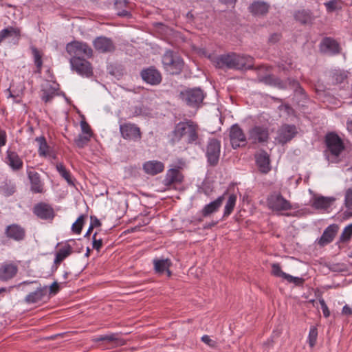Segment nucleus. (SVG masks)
<instances>
[{
  "instance_id": "f257e3e1",
  "label": "nucleus",
  "mask_w": 352,
  "mask_h": 352,
  "mask_svg": "<svg viewBox=\"0 0 352 352\" xmlns=\"http://www.w3.org/2000/svg\"><path fill=\"white\" fill-rule=\"evenodd\" d=\"M199 125L192 120L184 118L176 123L173 129L167 135L168 142L171 146L179 143L182 140L187 144H198Z\"/></svg>"
},
{
  "instance_id": "f03ea898",
  "label": "nucleus",
  "mask_w": 352,
  "mask_h": 352,
  "mask_svg": "<svg viewBox=\"0 0 352 352\" xmlns=\"http://www.w3.org/2000/svg\"><path fill=\"white\" fill-rule=\"evenodd\" d=\"M208 58L219 69L227 68L242 71L254 69V58L250 56L232 53L219 56L209 54Z\"/></svg>"
},
{
  "instance_id": "7ed1b4c3",
  "label": "nucleus",
  "mask_w": 352,
  "mask_h": 352,
  "mask_svg": "<svg viewBox=\"0 0 352 352\" xmlns=\"http://www.w3.org/2000/svg\"><path fill=\"white\" fill-rule=\"evenodd\" d=\"M326 146L324 155L331 162H338L337 160L345 149L343 140L334 131L328 132L324 139Z\"/></svg>"
},
{
  "instance_id": "20e7f679",
  "label": "nucleus",
  "mask_w": 352,
  "mask_h": 352,
  "mask_svg": "<svg viewBox=\"0 0 352 352\" xmlns=\"http://www.w3.org/2000/svg\"><path fill=\"white\" fill-rule=\"evenodd\" d=\"M162 63L163 68L170 75H179L184 67V61L177 52L167 50L164 52L162 57Z\"/></svg>"
},
{
  "instance_id": "39448f33",
  "label": "nucleus",
  "mask_w": 352,
  "mask_h": 352,
  "mask_svg": "<svg viewBox=\"0 0 352 352\" xmlns=\"http://www.w3.org/2000/svg\"><path fill=\"white\" fill-rule=\"evenodd\" d=\"M206 94L200 87L186 89L179 93V98L190 107H199L202 103Z\"/></svg>"
},
{
  "instance_id": "423d86ee",
  "label": "nucleus",
  "mask_w": 352,
  "mask_h": 352,
  "mask_svg": "<svg viewBox=\"0 0 352 352\" xmlns=\"http://www.w3.org/2000/svg\"><path fill=\"white\" fill-rule=\"evenodd\" d=\"M267 206L270 210L274 212L287 211L292 209L291 202L286 199L280 192H271L266 199Z\"/></svg>"
},
{
  "instance_id": "0eeeda50",
  "label": "nucleus",
  "mask_w": 352,
  "mask_h": 352,
  "mask_svg": "<svg viewBox=\"0 0 352 352\" xmlns=\"http://www.w3.org/2000/svg\"><path fill=\"white\" fill-rule=\"evenodd\" d=\"M221 141L215 138H209L207 142L205 156L209 166L214 167L219 162L221 154Z\"/></svg>"
},
{
  "instance_id": "6e6552de",
  "label": "nucleus",
  "mask_w": 352,
  "mask_h": 352,
  "mask_svg": "<svg viewBox=\"0 0 352 352\" xmlns=\"http://www.w3.org/2000/svg\"><path fill=\"white\" fill-rule=\"evenodd\" d=\"M33 214L42 221L52 222L56 213L52 206L45 201H40L34 205L32 209Z\"/></svg>"
},
{
  "instance_id": "1a4fd4ad",
  "label": "nucleus",
  "mask_w": 352,
  "mask_h": 352,
  "mask_svg": "<svg viewBox=\"0 0 352 352\" xmlns=\"http://www.w3.org/2000/svg\"><path fill=\"white\" fill-rule=\"evenodd\" d=\"M65 50L72 57L86 56L90 58L93 54L92 49L87 43L75 40L68 43L66 45Z\"/></svg>"
},
{
  "instance_id": "9d476101",
  "label": "nucleus",
  "mask_w": 352,
  "mask_h": 352,
  "mask_svg": "<svg viewBox=\"0 0 352 352\" xmlns=\"http://www.w3.org/2000/svg\"><path fill=\"white\" fill-rule=\"evenodd\" d=\"M72 69L82 76L89 78L93 76V68L91 64L82 57H71L69 60Z\"/></svg>"
},
{
  "instance_id": "9b49d317",
  "label": "nucleus",
  "mask_w": 352,
  "mask_h": 352,
  "mask_svg": "<svg viewBox=\"0 0 352 352\" xmlns=\"http://www.w3.org/2000/svg\"><path fill=\"white\" fill-rule=\"evenodd\" d=\"M248 139L253 144L267 143L270 139L269 129L261 125H255L248 131Z\"/></svg>"
},
{
  "instance_id": "f8f14e48",
  "label": "nucleus",
  "mask_w": 352,
  "mask_h": 352,
  "mask_svg": "<svg viewBox=\"0 0 352 352\" xmlns=\"http://www.w3.org/2000/svg\"><path fill=\"white\" fill-rule=\"evenodd\" d=\"M318 47L321 53L330 56H336L342 52V47L340 43L331 36L322 38Z\"/></svg>"
},
{
  "instance_id": "ddd939ff",
  "label": "nucleus",
  "mask_w": 352,
  "mask_h": 352,
  "mask_svg": "<svg viewBox=\"0 0 352 352\" xmlns=\"http://www.w3.org/2000/svg\"><path fill=\"white\" fill-rule=\"evenodd\" d=\"M229 137L231 146L233 149L245 146L247 144L246 136L238 124L231 126L229 131Z\"/></svg>"
},
{
  "instance_id": "4468645a",
  "label": "nucleus",
  "mask_w": 352,
  "mask_h": 352,
  "mask_svg": "<svg viewBox=\"0 0 352 352\" xmlns=\"http://www.w3.org/2000/svg\"><path fill=\"white\" fill-rule=\"evenodd\" d=\"M119 130L124 140L138 141L142 138L140 129L135 124L131 122L120 124Z\"/></svg>"
},
{
  "instance_id": "2eb2a0df",
  "label": "nucleus",
  "mask_w": 352,
  "mask_h": 352,
  "mask_svg": "<svg viewBox=\"0 0 352 352\" xmlns=\"http://www.w3.org/2000/svg\"><path fill=\"white\" fill-rule=\"evenodd\" d=\"M26 173L30 183V190L33 193H43L44 182L42 181L40 174L30 166H27Z\"/></svg>"
},
{
  "instance_id": "dca6fc26",
  "label": "nucleus",
  "mask_w": 352,
  "mask_h": 352,
  "mask_svg": "<svg viewBox=\"0 0 352 352\" xmlns=\"http://www.w3.org/2000/svg\"><path fill=\"white\" fill-rule=\"evenodd\" d=\"M143 81L151 85H157L161 83L162 76L160 72L154 66L143 69L140 72Z\"/></svg>"
},
{
  "instance_id": "f3484780",
  "label": "nucleus",
  "mask_w": 352,
  "mask_h": 352,
  "mask_svg": "<svg viewBox=\"0 0 352 352\" xmlns=\"http://www.w3.org/2000/svg\"><path fill=\"white\" fill-rule=\"evenodd\" d=\"M339 229L340 227L338 224H330L324 229L320 237L316 239V243L320 247H324L333 241L337 234L338 233Z\"/></svg>"
},
{
  "instance_id": "a211bd4d",
  "label": "nucleus",
  "mask_w": 352,
  "mask_h": 352,
  "mask_svg": "<svg viewBox=\"0 0 352 352\" xmlns=\"http://www.w3.org/2000/svg\"><path fill=\"white\" fill-rule=\"evenodd\" d=\"M94 47L100 53H110L116 50V45L111 38L104 36L96 37L93 41Z\"/></svg>"
},
{
  "instance_id": "6ab92c4d",
  "label": "nucleus",
  "mask_w": 352,
  "mask_h": 352,
  "mask_svg": "<svg viewBox=\"0 0 352 352\" xmlns=\"http://www.w3.org/2000/svg\"><path fill=\"white\" fill-rule=\"evenodd\" d=\"M4 162L10 168L12 171L17 172L23 167V162L19 155L10 148L6 152Z\"/></svg>"
},
{
  "instance_id": "aec40b11",
  "label": "nucleus",
  "mask_w": 352,
  "mask_h": 352,
  "mask_svg": "<svg viewBox=\"0 0 352 352\" xmlns=\"http://www.w3.org/2000/svg\"><path fill=\"white\" fill-rule=\"evenodd\" d=\"M298 133L297 129L294 124H283L278 133V141L285 144L291 141Z\"/></svg>"
},
{
  "instance_id": "412c9836",
  "label": "nucleus",
  "mask_w": 352,
  "mask_h": 352,
  "mask_svg": "<svg viewBox=\"0 0 352 352\" xmlns=\"http://www.w3.org/2000/svg\"><path fill=\"white\" fill-rule=\"evenodd\" d=\"M5 234L8 239L19 242L25 239L26 231L21 226L12 223L6 228Z\"/></svg>"
},
{
  "instance_id": "4be33fe9",
  "label": "nucleus",
  "mask_w": 352,
  "mask_h": 352,
  "mask_svg": "<svg viewBox=\"0 0 352 352\" xmlns=\"http://www.w3.org/2000/svg\"><path fill=\"white\" fill-rule=\"evenodd\" d=\"M256 165L258 170L263 174H267L271 170L270 158L267 152L265 150L254 155Z\"/></svg>"
},
{
  "instance_id": "5701e85b",
  "label": "nucleus",
  "mask_w": 352,
  "mask_h": 352,
  "mask_svg": "<svg viewBox=\"0 0 352 352\" xmlns=\"http://www.w3.org/2000/svg\"><path fill=\"white\" fill-rule=\"evenodd\" d=\"M228 194V190H226L223 195L219 196L215 200L210 203L205 205L201 210L199 212L203 217H208L211 214L219 211L223 201L225 199V196Z\"/></svg>"
},
{
  "instance_id": "b1692460",
  "label": "nucleus",
  "mask_w": 352,
  "mask_h": 352,
  "mask_svg": "<svg viewBox=\"0 0 352 352\" xmlns=\"http://www.w3.org/2000/svg\"><path fill=\"white\" fill-rule=\"evenodd\" d=\"M184 178V175L179 168H170L166 173L163 184L167 187L173 184H180L183 182Z\"/></svg>"
},
{
  "instance_id": "393cba45",
  "label": "nucleus",
  "mask_w": 352,
  "mask_h": 352,
  "mask_svg": "<svg viewBox=\"0 0 352 352\" xmlns=\"http://www.w3.org/2000/svg\"><path fill=\"white\" fill-rule=\"evenodd\" d=\"M59 84L54 81L53 85L50 83L43 85L41 89V99L45 103L51 102L53 98L58 95L56 91L59 89Z\"/></svg>"
},
{
  "instance_id": "a878e982",
  "label": "nucleus",
  "mask_w": 352,
  "mask_h": 352,
  "mask_svg": "<svg viewBox=\"0 0 352 352\" xmlns=\"http://www.w3.org/2000/svg\"><path fill=\"white\" fill-rule=\"evenodd\" d=\"M47 293V287L40 286L35 291L29 293L24 298V302L28 305L37 304L43 300Z\"/></svg>"
},
{
  "instance_id": "bb28decb",
  "label": "nucleus",
  "mask_w": 352,
  "mask_h": 352,
  "mask_svg": "<svg viewBox=\"0 0 352 352\" xmlns=\"http://www.w3.org/2000/svg\"><path fill=\"white\" fill-rule=\"evenodd\" d=\"M294 19L301 25H311L315 20L314 13L311 10L302 9L296 10L294 13Z\"/></svg>"
},
{
  "instance_id": "cd10ccee",
  "label": "nucleus",
  "mask_w": 352,
  "mask_h": 352,
  "mask_svg": "<svg viewBox=\"0 0 352 352\" xmlns=\"http://www.w3.org/2000/svg\"><path fill=\"white\" fill-rule=\"evenodd\" d=\"M270 6L263 1H254L249 6V12L253 16H265L270 10Z\"/></svg>"
},
{
  "instance_id": "c85d7f7f",
  "label": "nucleus",
  "mask_w": 352,
  "mask_h": 352,
  "mask_svg": "<svg viewBox=\"0 0 352 352\" xmlns=\"http://www.w3.org/2000/svg\"><path fill=\"white\" fill-rule=\"evenodd\" d=\"M18 272V267L14 263H4L0 267V280L7 281L12 279Z\"/></svg>"
},
{
  "instance_id": "c756f323",
  "label": "nucleus",
  "mask_w": 352,
  "mask_h": 352,
  "mask_svg": "<svg viewBox=\"0 0 352 352\" xmlns=\"http://www.w3.org/2000/svg\"><path fill=\"white\" fill-rule=\"evenodd\" d=\"M12 37L14 43L17 44L21 37V31L19 28L8 26L0 31V45L7 38Z\"/></svg>"
},
{
  "instance_id": "7c9ffc66",
  "label": "nucleus",
  "mask_w": 352,
  "mask_h": 352,
  "mask_svg": "<svg viewBox=\"0 0 352 352\" xmlns=\"http://www.w3.org/2000/svg\"><path fill=\"white\" fill-rule=\"evenodd\" d=\"M144 171L151 175H157L164 170V164L160 161L151 160L143 164Z\"/></svg>"
},
{
  "instance_id": "2f4dec72",
  "label": "nucleus",
  "mask_w": 352,
  "mask_h": 352,
  "mask_svg": "<svg viewBox=\"0 0 352 352\" xmlns=\"http://www.w3.org/2000/svg\"><path fill=\"white\" fill-rule=\"evenodd\" d=\"M30 50L33 58V62L36 66L35 73L41 74L42 68H43V56L44 54L42 50L38 49L34 45L30 46Z\"/></svg>"
},
{
  "instance_id": "473e14b6",
  "label": "nucleus",
  "mask_w": 352,
  "mask_h": 352,
  "mask_svg": "<svg viewBox=\"0 0 352 352\" xmlns=\"http://www.w3.org/2000/svg\"><path fill=\"white\" fill-rule=\"evenodd\" d=\"M154 270L156 274L162 275L165 273L168 268L172 265V262L170 258H155L153 260Z\"/></svg>"
},
{
  "instance_id": "72a5a7b5",
  "label": "nucleus",
  "mask_w": 352,
  "mask_h": 352,
  "mask_svg": "<svg viewBox=\"0 0 352 352\" xmlns=\"http://www.w3.org/2000/svg\"><path fill=\"white\" fill-rule=\"evenodd\" d=\"M35 141L38 144V153L40 157H47V156H51V148L44 135L36 138Z\"/></svg>"
},
{
  "instance_id": "f704fd0d",
  "label": "nucleus",
  "mask_w": 352,
  "mask_h": 352,
  "mask_svg": "<svg viewBox=\"0 0 352 352\" xmlns=\"http://www.w3.org/2000/svg\"><path fill=\"white\" fill-rule=\"evenodd\" d=\"M16 184L10 179L6 178L1 182L0 184V193L6 197H10L16 192Z\"/></svg>"
},
{
  "instance_id": "c9c22d12",
  "label": "nucleus",
  "mask_w": 352,
  "mask_h": 352,
  "mask_svg": "<svg viewBox=\"0 0 352 352\" xmlns=\"http://www.w3.org/2000/svg\"><path fill=\"white\" fill-rule=\"evenodd\" d=\"M335 201L334 197L320 196L314 199L311 206L316 209H327Z\"/></svg>"
},
{
  "instance_id": "e433bc0d",
  "label": "nucleus",
  "mask_w": 352,
  "mask_h": 352,
  "mask_svg": "<svg viewBox=\"0 0 352 352\" xmlns=\"http://www.w3.org/2000/svg\"><path fill=\"white\" fill-rule=\"evenodd\" d=\"M329 76L333 84H341L348 78V72L343 69H336L330 71Z\"/></svg>"
},
{
  "instance_id": "4c0bfd02",
  "label": "nucleus",
  "mask_w": 352,
  "mask_h": 352,
  "mask_svg": "<svg viewBox=\"0 0 352 352\" xmlns=\"http://www.w3.org/2000/svg\"><path fill=\"white\" fill-rule=\"evenodd\" d=\"M127 0H116L114 3V8L116 10L118 16L130 19L132 17L131 12L127 11L125 8L128 5Z\"/></svg>"
},
{
  "instance_id": "58836bf2",
  "label": "nucleus",
  "mask_w": 352,
  "mask_h": 352,
  "mask_svg": "<svg viewBox=\"0 0 352 352\" xmlns=\"http://www.w3.org/2000/svg\"><path fill=\"white\" fill-rule=\"evenodd\" d=\"M73 253L72 247L67 242L65 245L59 248L55 254V259L62 263L65 259Z\"/></svg>"
},
{
  "instance_id": "ea45409f",
  "label": "nucleus",
  "mask_w": 352,
  "mask_h": 352,
  "mask_svg": "<svg viewBox=\"0 0 352 352\" xmlns=\"http://www.w3.org/2000/svg\"><path fill=\"white\" fill-rule=\"evenodd\" d=\"M344 2L343 0H329L324 3L328 14L338 12L342 10Z\"/></svg>"
},
{
  "instance_id": "a19ab883",
  "label": "nucleus",
  "mask_w": 352,
  "mask_h": 352,
  "mask_svg": "<svg viewBox=\"0 0 352 352\" xmlns=\"http://www.w3.org/2000/svg\"><path fill=\"white\" fill-rule=\"evenodd\" d=\"M56 168L60 175L66 180L69 185L75 186V179L72 177L70 171L66 168L63 163H58Z\"/></svg>"
},
{
  "instance_id": "79ce46f5",
  "label": "nucleus",
  "mask_w": 352,
  "mask_h": 352,
  "mask_svg": "<svg viewBox=\"0 0 352 352\" xmlns=\"http://www.w3.org/2000/svg\"><path fill=\"white\" fill-rule=\"evenodd\" d=\"M237 197L236 195L232 193L230 194L228 196V198L226 201L224 210H223V218H227L229 217L233 212L236 203Z\"/></svg>"
},
{
  "instance_id": "37998d69",
  "label": "nucleus",
  "mask_w": 352,
  "mask_h": 352,
  "mask_svg": "<svg viewBox=\"0 0 352 352\" xmlns=\"http://www.w3.org/2000/svg\"><path fill=\"white\" fill-rule=\"evenodd\" d=\"M352 237V223L344 227L336 244L347 243Z\"/></svg>"
},
{
  "instance_id": "c03bdc74",
  "label": "nucleus",
  "mask_w": 352,
  "mask_h": 352,
  "mask_svg": "<svg viewBox=\"0 0 352 352\" xmlns=\"http://www.w3.org/2000/svg\"><path fill=\"white\" fill-rule=\"evenodd\" d=\"M344 206L349 211H346L348 217H352V188H349L345 191Z\"/></svg>"
},
{
  "instance_id": "a18cd8bd",
  "label": "nucleus",
  "mask_w": 352,
  "mask_h": 352,
  "mask_svg": "<svg viewBox=\"0 0 352 352\" xmlns=\"http://www.w3.org/2000/svg\"><path fill=\"white\" fill-rule=\"evenodd\" d=\"M86 214L80 215L72 226V230L74 233L79 234L82 232L83 225L85 222Z\"/></svg>"
},
{
  "instance_id": "49530a36",
  "label": "nucleus",
  "mask_w": 352,
  "mask_h": 352,
  "mask_svg": "<svg viewBox=\"0 0 352 352\" xmlns=\"http://www.w3.org/2000/svg\"><path fill=\"white\" fill-rule=\"evenodd\" d=\"M91 138V137H89V135L80 133L74 139V144L78 148H82L88 144V142L90 141Z\"/></svg>"
},
{
  "instance_id": "de8ad7c7",
  "label": "nucleus",
  "mask_w": 352,
  "mask_h": 352,
  "mask_svg": "<svg viewBox=\"0 0 352 352\" xmlns=\"http://www.w3.org/2000/svg\"><path fill=\"white\" fill-rule=\"evenodd\" d=\"M318 329L316 326H311L307 338V342L310 347H314L317 341Z\"/></svg>"
},
{
  "instance_id": "09e8293b",
  "label": "nucleus",
  "mask_w": 352,
  "mask_h": 352,
  "mask_svg": "<svg viewBox=\"0 0 352 352\" xmlns=\"http://www.w3.org/2000/svg\"><path fill=\"white\" fill-rule=\"evenodd\" d=\"M272 275L276 276V277H280L283 279L285 280L286 276L287 275V273L284 272L280 267V265L279 263H273L272 265Z\"/></svg>"
},
{
  "instance_id": "8fccbe9b",
  "label": "nucleus",
  "mask_w": 352,
  "mask_h": 352,
  "mask_svg": "<svg viewBox=\"0 0 352 352\" xmlns=\"http://www.w3.org/2000/svg\"><path fill=\"white\" fill-rule=\"evenodd\" d=\"M82 120L80 121V124L82 134L84 133V135H89V137H92L93 131H92L89 124L85 120V118L83 115L82 116Z\"/></svg>"
},
{
  "instance_id": "3c124183",
  "label": "nucleus",
  "mask_w": 352,
  "mask_h": 352,
  "mask_svg": "<svg viewBox=\"0 0 352 352\" xmlns=\"http://www.w3.org/2000/svg\"><path fill=\"white\" fill-rule=\"evenodd\" d=\"M265 78L266 80H270V84H273L274 85L278 87L280 89H285L287 88L286 82L283 81L279 78H274L272 76H268Z\"/></svg>"
},
{
  "instance_id": "603ef678",
  "label": "nucleus",
  "mask_w": 352,
  "mask_h": 352,
  "mask_svg": "<svg viewBox=\"0 0 352 352\" xmlns=\"http://www.w3.org/2000/svg\"><path fill=\"white\" fill-rule=\"evenodd\" d=\"M285 280L289 283H294L296 286H302L305 279L302 277L293 276L287 274Z\"/></svg>"
},
{
  "instance_id": "864d4df0",
  "label": "nucleus",
  "mask_w": 352,
  "mask_h": 352,
  "mask_svg": "<svg viewBox=\"0 0 352 352\" xmlns=\"http://www.w3.org/2000/svg\"><path fill=\"white\" fill-rule=\"evenodd\" d=\"M97 235L98 232H95L92 236V248L100 252V249L103 246V241L101 238L98 239Z\"/></svg>"
},
{
  "instance_id": "5fc2aeb1",
  "label": "nucleus",
  "mask_w": 352,
  "mask_h": 352,
  "mask_svg": "<svg viewBox=\"0 0 352 352\" xmlns=\"http://www.w3.org/2000/svg\"><path fill=\"white\" fill-rule=\"evenodd\" d=\"M117 334L116 333H111V334H109V335H101L100 336H98L97 338H96V342H115L116 340H118V338L116 337Z\"/></svg>"
},
{
  "instance_id": "6e6d98bb",
  "label": "nucleus",
  "mask_w": 352,
  "mask_h": 352,
  "mask_svg": "<svg viewBox=\"0 0 352 352\" xmlns=\"http://www.w3.org/2000/svg\"><path fill=\"white\" fill-rule=\"evenodd\" d=\"M151 221V217H143L140 219V221L137 226L131 228L132 232H135L140 230V228L142 226H145L148 225Z\"/></svg>"
},
{
  "instance_id": "4d7b16f0",
  "label": "nucleus",
  "mask_w": 352,
  "mask_h": 352,
  "mask_svg": "<svg viewBox=\"0 0 352 352\" xmlns=\"http://www.w3.org/2000/svg\"><path fill=\"white\" fill-rule=\"evenodd\" d=\"M294 92L296 95L297 96H300L301 97L302 99H304V100H306L308 98V96L305 91V90L304 89V88L301 86V85L300 84L298 86L296 87V88H295L294 89Z\"/></svg>"
},
{
  "instance_id": "13d9d810",
  "label": "nucleus",
  "mask_w": 352,
  "mask_h": 352,
  "mask_svg": "<svg viewBox=\"0 0 352 352\" xmlns=\"http://www.w3.org/2000/svg\"><path fill=\"white\" fill-rule=\"evenodd\" d=\"M319 302L321 306V309L322 311V314L324 318H328L330 316V311L324 301V300L322 298H319Z\"/></svg>"
},
{
  "instance_id": "bf43d9fd",
  "label": "nucleus",
  "mask_w": 352,
  "mask_h": 352,
  "mask_svg": "<svg viewBox=\"0 0 352 352\" xmlns=\"http://www.w3.org/2000/svg\"><path fill=\"white\" fill-rule=\"evenodd\" d=\"M7 143V133L3 129H0V153L1 152V148L4 146Z\"/></svg>"
},
{
  "instance_id": "052dcab7",
  "label": "nucleus",
  "mask_w": 352,
  "mask_h": 352,
  "mask_svg": "<svg viewBox=\"0 0 352 352\" xmlns=\"http://www.w3.org/2000/svg\"><path fill=\"white\" fill-rule=\"evenodd\" d=\"M102 223L98 219L95 215H91L90 217V226L92 228H98L101 226Z\"/></svg>"
},
{
  "instance_id": "680f3d73",
  "label": "nucleus",
  "mask_w": 352,
  "mask_h": 352,
  "mask_svg": "<svg viewBox=\"0 0 352 352\" xmlns=\"http://www.w3.org/2000/svg\"><path fill=\"white\" fill-rule=\"evenodd\" d=\"M60 290V287L57 281H54L50 287V294H56Z\"/></svg>"
},
{
  "instance_id": "e2e57ef3",
  "label": "nucleus",
  "mask_w": 352,
  "mask_h": 352,
  "mask_svg": "<svg viewBox=\"0 0 352 352\" xmlns=\"http://www.w3.org/2000/svg\"><path fill=\"white\" fill-rule=\"evenodd\" d=\"M286 82L293 90L300 85V82L297 80L290 77L287 78Z\"/></svg>"
},
{
  "instance_id": "0e129e2a",
  "label": "nucleus",
  "mask_w": 352,
  "mask_h": 352,
  "mask_svg": "<svg viewBox=\"0 0 352 352\" xmlns=\"http://www.w3.org/2000/svg\"><path fill=\"white\" fill-rule=\"evenodd\" d=\"M280 38H281L280 34L273 33L270 36L268 41L272 43H276L280 41Z\"/></svg>"
},
{
  "instance_id": "69168bd1",
  "label": "nucleus",
  "mask_w": 352,
  "mask_h": 352,
  "mask_svg": "<svg viewBox=\"0 0 352 352\" xmlns=\"http://www.w3.org/2000/svg\"><path fill=\"white\" fill-rule=\"evenodd\" d=\"M61 263H60L59 261H57L55 258L54 260V263L51 267V269H50V276H53L55 272L57 271L59 265H60Z\"/></svg>"
},
{
  "instance_id": "338daca9",
  "label": "nucleus",
  "mask_w": 352,
  "mask_h": 352,
  "mask_svg": "<svg viewBox=\"0 0 352 352\" xmlns=\"http://www.w3.org/2000/svg\"><path fill=\"white\" fill-rule=\"evenodd\" d=\"M342 314L347 316H352V308L348 305H345L342 307Z\"/></svg>"
},
{
  "instance_id": "774afa93",
  "label": "nucleus",
  "mask_w": 352,
  "mask_h": 352,
  "mask_svg": "<svg viewBox=\"0 0 352 352\" xmlns=\"http://www.w3.org/2000/svg\"><path fill=\"white\" fill-rule=\"evenodd\" d=\"M201 340L209 346H213L214 344V342L211 340L210 336L208 335L203 336L201 337Z\"/></svg>"
}]
</instances>
